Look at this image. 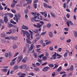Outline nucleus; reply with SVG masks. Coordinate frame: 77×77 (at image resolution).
I'll list each match as a JSON object with an SVG mask.
<instances>
[{
  "label": "nucleus",
  "mask_w": 77,
  "mask_h": 77,
  "mask_svg": "<svg viewBox=\"0 0 77 77\" xmlns=\"http://www.w3.org/2000/svg\"><path fill=\"white\" fill-rule=\"evenodd\" d=\"M22 33H23V36H25L26 34L27 35V34L28 32L26 30H23L21 31Z\"/></svg>",
  "instance_id": "nucleus-7"
},
{
  "label": "nucleus",
  "mask_w": 77,
  "mask_h": 77,
  "mask_svg": "<svg viewBox=\"0 0 77 77\" xmlns=\"http://www.w3.org/2000/svg\"><path fill=\"white\" fill-rule=\"evenodd\" d=\"M73 33L74 34L75 37V38H77V31H74L73 32Z\"/></svg>",
  "instance_id": "nucleus-16"
},
{
  "label": "nucleus",
  "mask_w": 77,
  "mask_h": 77,
  "mask_svg": "<svg viewBox=\"0 0 77 77\" xmlns=\"http://www.w3.org/2000/svg\"><path fill=\"white\" fill-rule=\"evenodd\" d=\"M50 14L53 18H55V17H56V15H55V14H54L53 12H51Z\"/></svg>",
  "instance_id": "nucleus-17"
},
{
  "label": "nucleus",
  "mask_w": 77,
  "mask_h": 77,
  "mask_svg": "<svg viewBox=\"0 0 77 77\" xmlns=\"http://www.w3.org/2000/svg\"><path fill=\"white\" fill-rule=\"evenodd\" d=\"M57 55L58 56L57 57V59H60V58L62 57V55H59L57 53Z\"/></svg>",
  "instance_id": "nucleus-22"
},
{
  "label": "nucleus",
  "mask_w": 77,
  "mask_h": 77,
  "mask_svg": "<svg viewBox=\"0 0 77 77\" xmlns=\"http://www.w3.org/2000/svg\"><path fill=\"white\" fill-rule=\"evenodd\" d=\"M14 16L16 18V21L17 22V23H18V20L20 19L19 17H20V14H18V16H17V14H15Z\"/></svg>",
  "instance_id": "nucleus-5"
},
{
  "label": "nucleus",
  "mask_w": 77,
  "mask_h": 77,
  "mask_svg": "<svg viewBox=\"0 0 77 77\" xmlns=\"http://www.w3.org/2000/svg\"><path fill=\"white\" fill-rule=\"evenodd\" d=\"M34 55L35 57V58H36V57H38V55H37V54H36V53H34Z\"/></svg>",
  "instance_id": "nucleus-46"
},
{
  "label": "nucleus",
  "mask_w": 77,
  "mask_h": 77,
  "mask_svg": "<svg viewBox=\"0 0 77 77\" xmlns=\"http://www.w3.org/2000/svg\"><path fill=\"white\" fill-rule=\"evenodd\" d=\"M47 58L45 56L44 57H42V59H43V60H47Z\"/></svg>",
  "instance_id": "nucleus-49"
},
{
  "label": "nucleus",
  "mask_w": 77,
  "mask_h": 77,
  "mask_svg": "<svg viewBox=\"0 0 77 77\" xmlns=\"http://www.w3.org/2000/svg\"><path fill=\"white\" fill-rule=\"evenodd\" d=\"M17 7H22L23 5H20V4H17L16 5Z\"/></svg>",
  "instance_id": "nucleus-48"
},
{
  "label": "nucleus",
  "mask_w": 77,
  "mask_h": 77,
  "mask_svg": "<svg viewBox=\"0 0 77 77\" xmlns=\"http://www.w3.org/2000/svg\"><path fill=\"white\" fill-rule=\"evenodd\" d=\"M42 24L40 25V23H37V28H40V27H42Z\"/></svg>",
  "instance_id": "nucleus-15"
},
{
  "label": "nucleus",
  "mask_w": 77,
  "mask_h": 77,
  "mask_svg": "<svg viewBox=\"0 0 77 77\" xmlns=\"http://www.w3.org/2000/svg\"><path fill=\"white\" fill-rule=\"evenodd\" d=\"M22 29H24V30H28L29 29V27L24 25H23L22 26Z\"/></svg>",
  "instance_id": "nucleus-8"
},
{
  "label": "nucleus",
  "mask_w": 77,
  "mask_h": 77,
  "mask_svg": "<svg viewBox=\"0 0 77 77\" xmlns=\"http://www.w3.org/2000/svg\"><path fill=\"white\" fill-rule=\"evenodd\" d=\"M23 55H21L20 56L17 58V62L18 63H19V62H20L22 59H23Z\"/></svg>",
  "instance_id": "nucleus-3"
},
{
  "label": "nucleus",
  "mask_w": 77,
  "mask_h": 77,
  "mask_svg": "<svg viewBox=\"0 0 77 77\" xmlns=\"http://www.w3.org/2000/svg\"><path fill=\"white\" fill-rule=\"evenodd\" d=\"M77 10V8H75L74 9L73 12L75 13L76 12V10Z\"/></svg>",
  "instance_id": "nucleus-64"
},
{
  "label": "nucleus",
  "mask_w": 77,
  "mask_h": 77,
  "mask_svg": "<svg viewBox=\"0 0 77 77\" xmlns=\"http://www.w3.org/2000/svg\"><path fill=\"white\" fill-rule=\"evenodd\" d=\"M40 63H36V65L38 66H40Z\"/></svg>",
  "instance_id": "nucleus-62"
},
{
  "label": "nucleus",
  "mask_w": 77,
  "mask_h": 77,
  "mask_svg": "<svg viewBox=\"0 0 77 77\" xmlns=\"http://www.w3.org/2000/svg\"><path fill=\"white\" fill-rule=\"evenodd\" d=\"M9 56V54L7 53H6L5 54V56L6 57H8Z\"/></svg>",
  "instance_id": "nucleus-44"
},
{
  "label": "nucleus",
  "mask_w": 77,
  "mask_h": 77,
  "mask_svg": "<svg viewBox=\"0 0 77 77\" xmlns=\"http://www.w3.org/2000/svg\"><path fill=\"white\" fill-rule=\"evenodd\" d=\"M70 70L71 71H72L74 70V67H73V65H72L70 66Z\"/></svg>",
  "instance_id": "nucleus-19"
},
{
  "label": "nucleus",
  "mask_w": 77,
  "mask_h": 77,
  "mask_svg": "<svg viewBox=\"0 0 77 77\" xmlns=\"http://www.w3.org/2000/svg\"><path fill=\"white\" fill-rule=\"evenodd\" d=\"M43 6L44 7L46 8H49V9H52V6L48 5L45 3H43Z\"/></svg>",
  "instance_id": "nucleus-1"
},
{
  "label": "nucleus",
  "mask_w": 77,
  "mask_h": 77,
  "mask_svg": "<svg viewBox=\"0 0 77 77\" xmlns=\"http://www.w3.org/2000/svg\"><path fill=\"white\" fill-rule=\"evenodd\" d=\"M64 30L65 31H68V30H69V29H68V28H64Z\"/></svg>",
  "instance_id": "nucleus-58"
},
{
  "label": "nucleus",
  "mask_w": 77,
  "mask_h": 77,
  "mask_svg": "<svg viewBox=\"0 0 77 77\" xmlns=\"http://www.w3.org/2000/svg\"><path fill=\"white\" fill-rule=\"evenodd\" d=\"M26 75V74L25 73H22L21 74V76H19V77H25L23 75Z\"/></svg>",
  "instance_id": "nucleus-36"
},
{
  "label": "nucleus",
  "mask_w": 77,
  "mask_h": 77,
  "mask_svg": "<svg viewBox=\"0 0 77 77\" xmlns=\"http://www.w3.org/2000/svg\"><path fill=\"white\" fill-rule=\"evenodd\" d=\"M72 75V73H70L68 74V77H71Z\"/></svg>",
  "instance_id": "nucleus-56"
},
{
  "label": "nucleus",
  "mask_w": 77,
  "mask_h": 77,
  "mask_svg": "<svg viewBox=\"0 0 77 77\" xmlns=\"http://www.w3.org/2000/svg\"><path fill=\"white\" fill-rule=\"evenodd\" d=\"M6 16L4 17V22L5 23H8V19L7 18V16Z\"/></svg>",
  "instance_id": "nucleus-11"
},
{
  "label": "nucleus",
  "mask_w": 77,
  "mask_h": 77,
  "mask_svg": "<svg viewBox=\"0 0 77 77\" xmlns=\"http://www.w3.org/2000/svg\"><path fill=\"white\" fill-rule=\"evenodd\" d=\"M26 65L24 64L20 66V69H24L26 67Z\"/></svg>",
  "instance_id": "nucleus-9"
},
{
  "label": "nucleus",
  "mask_w": 77,
  "mask_h": 77,
  "mask_svg": "<svg viewBox=\"0 0 77 77\" xmlns=\"http://www.w3.org/2000/svg\"><path fill=\"white\" fill-rule=\"evenodd\" d=\"M51 43V41H48L46 42L45 43L46 45H48V44H50Z\"/></svg>",
  "instance_id": "nucleus-51"
},
{
  "label": "nucleus",
  "mask_w": 77,
  "mask_h": 77,
  "mask_svg": "<svg viewBox=\"0 0 77 77\" xmlns=\"http://www.w3.org/2000/svg\"><path fill=\"white\" fill-rule=\"evenodd\" d=\"M33 6L35 8V9H36L37 8V4H33Z\"/></svg>",
  "instance_id": "nucleus-39"
},
{
  "label": "nucleus",
  "mask_w": 77,
  "mask_h": 77,
  "mask_svg": "<svg viewBox=\"0 0 77 77\" xmlns=\"http://www.w3.org/2000/svg\"><path fill=\"white\" fill-rule=\"evenodd\" d=\"M5 39H8L9 40H10V39H11V37H5Z\"/></svg>",
  "instance_id": "nucleus-31"
},
{
  "label": "nucleus",
  "mask_w": 77,
  "mask_h": 77,
  "mask_svg": "<svg viewBox=\"0 0 77 77\" xmlns=\"http://www.w3.org/2000/svg\"><path fill=\"white\" fill-rule=\"evenodd\" d=\"M19 54V52H17L15 53L14 55V57H16L17 56H18V54Z\"/></svg>",
  "instance_id": "nucleus-43"
},
{
  "label": "nucleus",
  "mask_w": 77,
  "mask_h": 77,
  "mask_svg": "<svg viewBox=\"0 0 77 77\" xmlns=\"http://www.w3.org/2000/svg\"><path fill=\"white\" fill-rule=\"evenodd\" d=\"M15 6V4L14 3H13L11 5V8H14Z\"/></svg>",
  "instance_id": "nucleus-42"
},
{
  "label": "nucleus",
  "mask_w": 77,
  "mask_h": 77,
  "mask_svg": "<svg viewBox=\"0 0 77 77\" xmlns=\"http://www.w3.org/2000/svg\"><path fill=\"white\" fill-rule=\"evenodd\" d=\"M1 70L4 72H6L8 71V69H2Z\"/></svg>",
  "instance_id": "nucleus-28"
},
{
  "label": "nucleus",
  "mask_w": 77,
  "mask_h": 77,
  "mask_svg": "<svg viewBox=\"0 0 77 77\" xmlns=\"http://www.w3.org/2000/svg\"><path fill=\"white\" fill-rule=\"evenodd\" d=\"M55 75H56V72H54L52 73L51 75L52 77H54V76H55Z\"/></svg>",
  "instance_id": "nucleus-41"
},
{
  "label": "nucleus",
  "mask_w": 77,
  "mask_h": 77,
  "mask_svg": "<svg viewBox=\"0 0 77 77\" xmlns=\"http://www.w3.org/2000/svg\"><path fill=\"white\" fill-rule=\"evenodd\" d=\"M48 66L51 67H54V65L53 64H48Z\"/></svg>",
  "instance_id": "nucleus-34"
},
{
  "label": "nucleus",
  "mask_w": 77,
  "mask_h": 77,
  "mask_svg": "<svg viewBox=\"0 0 77 77\" xmlns=\"http://www.w3.org/2000/svg\"><path fill=\"white\" fill-rule=\"evenodd\" d=\"M22 62H23V63H26V61L24 59H23L22 61Z\"/></svg>",
  "instance_id": "nucleus-61"
},
{
  "label": "nucleus",
  "mask_w": 77,
  "mask_h": 77,
  "mask_svg": "<svg viewBox=\"0 0 77 77\" xmlns=\"http://www.w3.org/2000/svg\"><path fill=\"white\" fill-rule=\"evenodd\" d=\"M30 35L29 33V32L27 33V34H26V37L28 39H30Z\"/></svg>",
  "instance_id": "nucleus-20"
},
{
  "label": "nucleus",
  "mask_w": 77,
  "mask_h": 77,
  "mask_svg": "<svg viewBox=\"0 0 77 77\" xmlns=\"http://www.w3.org/2000/svg\"><path fill=\"white\" fill-rule=\"evenodd\" d=\"M65 73H66L64 71H62V72H60V74H65Z\"/></svg>",
  "instance_id": "nucleus-50"
},
{
  "label": "nucleus",
  "mask_w": 77,
  "mask_h": 77,
  "mask_svg": "<svg viewBox=\"0 0 77 77\" xmlns=\"http://www.w3.org/2000/svg\"><path fill=\"white\" fill-rule=\"evenodd\" d=\"M46 33V32H42V33L40 35L41 36L42 35H45V34Z\"/></svg>",
  "instance_id": "nucleus-60"
},
{
  "label": "nucleus",
  "mask_w": 77,
  "mask_h": 77,
  "mask_svg": "<svg viewBox=\"0 0 77 77\" xmlns=\"http://www.w3.org/2000/svg\"><path fill=\"white\" fill-rule=\"evenodd\" d=\"M11 11L13 13H14V14H15V13H16V11L14 9H11Z\"/></svg>",
  "instance_id": "nucleus-45"
},
{
  "label": "nucleus",
  "mask_w": 77,
  "mask_h": 77,
  "mask_svg": "<svg viewBox=\"0 0 77 77\" xmlns=\"http://www.w3.org/2000/svg\"><path fill=\"white\" fill-rule=\"evenodd\" d=\"M17 48V46H16V45L15 44H14L13 45V48L14 49Z\"/></svg>",
  "instance_id": "nucleus-37"
},
{
  "label": "nucleus",
  "mask_w": 77,
  "mask_h": 77,
  "mask_svg": "<svg viewBox=\"0 0 77 77\" xmlns=\"http://www.w3.org/2000/svg\"><path fill=\"white\" fill-rule=\"evenodd\" d=\"M71 39H69L67 40L66 41V42L67 43H69V42H71Z\"/></svg>",
  "instance_id": "nucleus-40"
},
{
  "label": "nucleus",
  "mask_w": 77,
  "mask_h": 77,
  "mask_svg": "<svg viewBox=\"0 0 77 77\" xmlns=\"http://www.w3.org/2000/svg\"><path fill=\"white\" fill-rule=\"evenodd\" d=\"M61 70H62V67H60L57 69V71H58V72H60V71H61Z\"/></svg>",
  "instance_id": "nucleus-23"
},
{
  "label": "nucleus",
  "mask_w": 77,
  "mask_h": 77,
  "mask_svg": "<svg viewBox=\"0 0 77 77\" xmlns=\"http://www.w3.org/2000/svg\"><path fill=\"white\" fill-rule=\"evenodd\" d=\"M4 15H5V16H8V15L11 18H12V17H14V15H13V14L9 13L5 14Z\"/></svg>",
  "instance_id": "nucleus-4"
},
{
  "label": "nucleus",
  "mask_w": 77,
  "mask_h": 77,
  "mask_svg": "<svg viewBox=\"0 0 77 77\" xmlns=\"http://www.w3.org/2000/svg\"><path fill=\"white\" fill-rule=\"evenodd\" d=\"M30 48H31L33 50V44H32L31 45Z\"/></svg>",
  "instance_id": "nucleus-55"
},
{
  "label": "nucleus",
  "mask_w": 77,
  "mask_h": 77,
  "mask_svg": "<svg viewBox=\"0 0 77 77\" xmlns=\"http://www.w3.org/2000/svg\"><path fill=\"white\" fill-rule=\"evenodd\" d=\"M13 33H14L15 32H16V29L15 28H12L11 29Z\"/></svg>",
  "instance_id": "nucleus-32"
},
{
  "label": "nucleus",
  "mask_w": 77,
  "mask_h": 77,
  "mask_svg": "<svg viewBox=\"0 0 77 77\" xmlns=\"http://www.w3.org/2000/svg\"><path fill=\"white\" fill-rule=\"evenodd\" d=\"M23 3H24V1L22 0L20 2V5H23Z\"/></svg>",
  "instance_id": "nucleus-52"
},
{
  "label": "nucleus",
  "mask_w": 77,
  "mask_h": 77,
  "mask_svg": "<svg viewBox=\"0 0 77 77\" xmlns=\"http://www.w3.org/2000/svg\"><path fill=\"white\" fill-rule=\"evenodd\" d=\"M11 39L14 41H16V40L18 39V37L17 36L14 37L13 36H11Z\"/></svg>",
  "instance_id": "nucleus-6"
},
{
  "label": "nucleus",
  "mask_w": 77,
  "mask_h": 77,
  "mask_svg": "<svg viewBox=\"0 0 77 77\" xmlns=\"http://www.w3.org/2000/svg\"><path fill=\"white\" fill-rule=\"evenodd\" d=\"M66 24L68 27H69V24L70 26H72V25L73 24L72 22L71 21L69 20H68L67 21Z\"/></svg>",
  "instance_id": "nucleus-2"
},
{
  "label": "nucleus",
  "mask_w": 77,
  "mask_h": 77,
  "mask_svg": "<svg viewBox=\"0 0 77 77\" xmlns=\"http://www.w3.org/2000/svg\"><path fill=\"white\" fill-rule=\"evenodd\" d=\"M26 48H25L23 51V53H26Z\"/></svg>",
  "instance_id": "nucleus-54"
},
{
  "label": "nucleus",
  "mask_w": 77,
  "mask_h": 77,
  "mask_svg": "<svg viewBox=\"0 0 77 77\" xmlns=\"http://www.w3.org/2000/svg\"><path fill=\"white\" fill-rule=\"evenodd\" d=\"M55 66L54 68H57L58 67V64L57 63L55 64L54 65Z\"/></svg>",
  "instance_id": "nucleus-38"
},
{
  "label": "nucleus",
  "mask_w": 77,
  "mask_h": 77,
  "mask_svg": "<svg viewBox=\"0 0 77 77\" xmlns=\"http://www.w3.org/2000/svg\"><path fill=\"white\" fill-rule=\"evenodd\" d=\"M29 75H31V76H34V74L33 73V72H30L29 73Z\"/></svg>",
  "instance_id": "nucleus-33"
},
{
  "label": "nucleus",
  "mask_w": 77,
  "mask_h": 77,
  "mask_svg": "<svg viewBox=\"0 0 77 77\" xmlns=\"http://www.w3.org/2000/svg\"><path fill=\"white\" fill-rule=\"evenodd\" d=\"M46 26L48 28H50L51 26V25L50 23H49L47 24Z\"/></svg>",
  "instance_id": "nucleus-26"
},
{
  "label": "nucleus",
  "mask_w": 77,
  "mask_h": 77,
  "mask_svg": "<svg viewBox=\"0 0 77 77\" xmlns=\"http://www.w3.org/2000/svg\"><path fill=\"white\" fill-rule=\"evenodd\" d=\"M56 55H57V53L54 52V54L53 55V58H51V59H56Z\"/></svg>",
  "instance_id": "nucleus-10"
},
{
  "label": "nucleus",
  "mask_w": 77,
  "mask_h": 77,
  "mask_svg": "<svg viewBox=\"0 0 77 77\" xmlns=\"http://www.w3.org/2000/svg\"><path fill=\"white\" fill-rule=\"evenodd\" d=\"M26 40L27 43H28V44H32V42H30V41L29 39H26Z\"/></svg>",
  "instance_id": "nucleus-29"
},
{
  "label": "nucleus",
  "mask_w": 77,
  "mask_h": 77,
  "mask_svg": "<svg viewBox=\"0 0 77 77\" xmlns=\"http://www.w3.org/2000/svg\"><path fill=\"white\" fill-rule=\"evenodd\" d=\"M28 12H29V11H28V9H26L25 11V14H27V13H28Z\"/></svg>",
  "instance_id": "nucleus-59"
},
{
  "label": "nucleus",
  "mask_w": 77,
  "mask_h": 77,
  "mask_svg": "<svg viewBox=\"0 0 77 77\" xmlns=\"http://www.w3.org/2000/svg\"><path fill=\"white\" fill-rule=\"evenodd\" d=\"M32 3V0H29L28 2H27V4H29V3Z\"/></svg>",
  "instance_id": "nucleus-63"
},
{
  "label": "nucleus",
  "mask_w": 77,
  "mask_h": 77,
  "mask_svg": "<svg viewBox=\"0 0 77 77\" xmlns=\"http://www.w3.org/2000/svg\"><path fill=\"white\" fill-rule=\"evenodd\" d=\"M48 35L50 38H52L53 36V32H49Z\"/></svg>",
  "instance_id": "nucleus-12"
},
{
  "label": "nucleus",
  "mask_w": 77,
  "mask_h": 77,
  "mask_svg": "<svg viewBox=\"0 0 77 77\" xmlns=\"http://www.w3.org/2000/svg\"><path fill=\"white\" fill-rule=\"evenodd\" d=\"M10 22L12 24H17V23L14 21L12 20H11L10 21Z\"/></svg>",
  "instance_id": "nucleus-24"
},
{
  "label": "nucleus",
  "mask_w": 77,
  "mask_h": 77,
  "mask_svg": "<svg viewBox=\"0 0 77 77\" xmlns=\"http://www.w3.org/2000/svg\"><path fill=\"white\" fill-rule=\"evenodd\" d=\"M1 37H5V36H6V35L5 33H1Z\"/></svg>",
  "instance_id": "nucleus-30"
},
{
  "label": "nucleus",
  "mask_w": 77,
  "mask_h": 77,
  "mask_svg": "<svg viewBox=\"0 0 77 77\" xmlns=\"http://www.w3.org/2000/svg\"><path fill=\"white\" fill-rule=\"evenodd\" d=\"M49 68L48 67H45L43 68L42 70L43 71H47L49 69Z\"/></svg>",
  "instance_id": "nucleus-13"
},
{
  "label": "nucleus",
  "mask_w": 77,
  "mask_h": 77,
  "mask_svg": "<svg viewBox=\"0 0 77 77\" xmlns=\"http://www.w3.org/2000/svg\"><path fill=\"white\" fill-rule=\"evenodd\" d=\"M12 24H11L10 23H8V27H12Z\"/></svg>",
  "instance_id": "nucleus-25"
},
{
  "label": "nucleus",
  "mask_w": 77,
  "mask_h": 77,
  "mask_svg": "<svg viewBox=\"0 0 77 77\" xmlns=\"http://www.w3.org/2000/svg\"><path fill=\"white\" fill-rule=\"evenodd\" d=\"M41 38V36H39L38 37H37L36 38H35V42H37V41H38L39 39Z\"/></svg>",
  "instance_id": "nucleus-18"
},
{
  "label": "nucleus",
  "mask_w": 77,
  "mask_h": 77,
  "mask_svg": "<svg viewBox=\"0 0 77 77\" xmlns=\"http://www.w3.org/2000/svg\"><path fill=\"white\" fill-rule=\"evenodd\" d=\"M38 31H39L38 30V29H34V31H32V32H34V33H38Z\"/></svg>",
  "instance_id": "nucleus-21"
},
{
  "label": "nucleus",
  "mask_w": 77,
  "mask_h": 77,
  "mask_svg": "<svg viewBox=\"0 0 77 77\" xmlns=\"http://www.w3.org/2000/svg\"><path fill=\"white\" fill-rule=\"evenodd\" d=\"M67 55H68V53L67 52H66L64 54V57H66Z\"/></svg>",
  "instance_id": "nucleus-53"
},
{
  "label": "nucleus",
  "mask_w": 77,
  "mask_h": 77,
  "mask_svg": "<svg viewBox=\"0 0 77 77\" xmlns=\"http://www.w3.org/2000/svg\"><path fill=\"white\" fill-rule=\"evenodd\" d=\"M49 49L50 50H51V51H53V47H50Z\"/></svg>",
  "instance_id": "nucleus-47"
},
{
  "label": "nucleus",
  "mask_w": 77,
  "mask_h": 77,
  "mask_svg": "<svg viewBox=\"0 0 77 77\" xmlns=\"http://www.w3.org/2000/svg\"><path fill=\"white\" fill-rule=\"evenodd\" d=\"M38 62H39L40 63H42V61L39 59H38L37 60Z\"/></svg>",
  "instance_id": "nucleus-35"
},
{
  "label": "nucleus",
  "mask_w": 77,
  "mask_h": 77,
  "mask_svg": "<svg viewBox=\"0 0 77 77\" xmlns=\"http://www.w3.org/2000/svg\"><path fill=\"white\" fill-rule=\"evenodd\" d=\"M29 32H30V33L31 39H33V36H33V32H32L30 30H29Z\"/></svg>",
  "instance_id": "nucleus-14"
},
{
  "label": "nucleus",
  "mask_w": 77,
  "mask_h": 77,
  "mask_svg": "<svg viewBox=\"0 0 77 77\" xmlns=\"http://www.w3.org/2000/svg\"><path fill=\"white\" fill-rule=\"evenodd\" d=\"M17 69H18V67L17 66H15L13 68V69H14V70Z\"/></svg>",
  "instance_id": "nucleus-27"
},
{
  "label": "nucleus",
  "mask_w": 77,
  "mask_h": 77,
  "mask_svg": "<svg viewBox=\"0 0 77 77\" xmlns=\"http://www.w3.org/2000/svg\"><path fill=\"white\" fill-rule=\"evenodd\" d=\"M0 10H3V8H2V6L1 5V3H0Z\"/></svg>",
  "instance_id": "nucleus-57"
}]
</instances>
